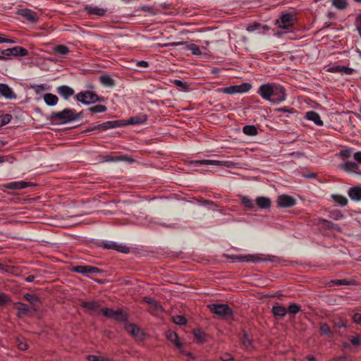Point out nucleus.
<instances>
[{
    "mask_svg": "<svg viewBox=\"0 0 361 361\" xmlns=\"http://www.w3.org/2000/svg\"><path fill=\"white\" fill-rule=\"evenodd\" d=\"M75 99L77 101L85 105L105 101L104 97H99L96 93L90 91L80 92L76 94Z\"/></svg>",
    "mask_w": 361,
    "mask_h": 361,
    "instance_id": "nucleus-3",
    "label": "nucleus"
},
{
    "mask_svg": "<svg viewBox=\"0 0 361 361\" xmlns=\"http://www.w3.org/2000/svg\"><path fill=\"white\" fill-rule=\"evenodd\" d=\"M259 26V24H255V25H249L247 27V30L249 32H252V31H254V30H257Z\"/></svg>",
    "mask_w": 361,
    "mask_h": 361,
    "instance_id": "nucleus-62",
    "label": "nucleus"
},
{
    "mask_svg": "<svg viewBox=\"0 0 361 361\" xmlns=\"http://www.w3.org/2000/svg\"><path fill=\"white\" fill-rule=\"evenodd\" d=\"M332 4L334 6L340 10H343L347 6L346 0H333Z\"/></svg>",
    "mask_w": 361,
    "mask_h": 361,
    "instance_id": "nucleus-44",
    "label": "nucleus"
},
{
    "mask_svg": "<svg viewBox=\"0 0 361 361\" xmlns=\"http://www.w3.org/2000/svg\"><path fill=\"white\" fill-rule=\"evenodd\" d=\"M208 307L219 317L226 318L233 314L232 309L226 304L214 303L209 305Z\"/></svg>",
    "mask_w": 361,
    "mask_h": 361,
    "instance_id": "nucleus-5",
    "label": "nucleus"
},
{
    "mask_svg": "<svg viewBox=\"0 0 361 361\" xmlns=\"http://www.w3.org/2000/svg\"><path fill=\"white\" fill-rule=\"evenodd\" d=\"M11 48L1 51V54L2 60L7 59L10 56H12V52H11Z\"/></svg>",
    "mask_w": 361,
    "mask_h": 361,
    "instance_id": "nucleus-50",
    "label": "nucleus"
},
{
    "mask_svg": "<svg viewBox=\"0 0 361 361\" xmlns=\"http://www.w3.org/2000/svg\"><path fill=\"white\" fill-rule=\"evenodd\" d=\"M193 164L195 166L214 165V166H225V167H228V168H237L238 167V163H235L231 160L218 161V160H211V159H202V160L194 161Z\"/></svg>",
    "mask_w": 361,
    "mask_h": 361,
    "instance_id": "nucleus-6",
    "label": "nucleus"
},
{
    "mask_svg": "<svg viewBox=\"0 0 361 361\" xmlns=\"http://www.w3.org/2000/svg\"><path fill=\"white\" fill-rule=\"evenodd\" d=\"M147 119V116L146 114H140L139 115L134 116L130 117L128 120V124L129 125H138L144 123Z\"/></svg>",
    "mask_w": 361,
    "mask_h": 361,
    "instance_id": "nucleus-23",
    "label": "nucleus"
},
{
    "mask_svg": "<svg viewBox=\"0 0 361 361\" xmlns=\"http://www.w3.org/2000/svg\"><path fill=\"white\" fill-rule=\"evenodd\" d=\"M295 22L294 16L290 13H283L281 17L276 20L275 25L281 29L285 30V32L290 31L291 27Z\"/></svg>",
    "mask_w": 361,
    "mask_h": 361,
    "instance_id": "nucleus-4",
    "label": "nucleus"
},
{
    "mask_svg": "<svg viewBox=\"0 0 361 361\" xmlns=\"http://www.w3.org/2000/svg\"><path fill=\"white\" fill-rule=\"evenodd\" d=\"M126 160V158L124 156H118V157H108L105 161H125Z\"/></svg>",
    "mask_w": 361,
    "mask_h": 361,
    "instance_id": "nucleus-49",
    "label": "nucleus"
},
{
    "mask_svg": "<svg viewBox=\"0 0 361 361\" xmlns=\"http://www.w3.org/2000/svg\"><path fill=\"white\" fill-rule=\"evenodd\" d=\"M320 331L322 334L332 336V332L326 323L320 324Z\"/></svg>",
    "mask_w": 361,
    "mask_h": 361,
    "instance_id": "nucleus-45",
    "label": "nucleus"
},
{
    "mask_svg": "<svg viewBox=\"0 0 361 361\" xmlns=\"http://www.w3.org/2000/svg\"><path fill=\"white\" fill-rule=\"evenodd\" d=\"M318 224L321 225L322 227L328 229H333L335 231H340V227L338 224H334L331 221H329L326 219H319Z\"/></svg>",
    "mask_w": 361,
    "mask_h": 361,
    "instance_id": "nucleus-26",
    "label": "nucleus"
},
{
    "mask_svg": "<svg viewBox=\"0 0 361 361\" xmlns=\"http://www.w3.org/2000/svg\"><path fill=\"white\" fill-rule=\"evenodd\" d=\"M351 154H352V152L349 149L342 150L340 152V155L344 158H349L351 156Z\"/></svg>",
    "mask_w": 361,
    "mask_h": 361,
    "instance_id": "nucleus-54",
    "label": "nucleus"
},
{
    "mask_svg": "<svg viewBox=\"0 0 361 361\" xmlns=\"http://www.w3.org/2000/svg\"><path fill=\"white\" fill-rule=\"evenodd\" d=\"M221 360L222 361H231L233 360V357L231 356V355L225 353L221 357Z\"/></svg>",
    "mask_w": 361,
    "mask_h": 361,
    "instance_id": "nucleus-56",
    "label": "nucleus"
},
{
    "mask_svg": "<svg viewBox=\"0 0 361 361\" xmlns=\"http://www.w3.org/2000/svg\"><path fill=\"white\" fill-rule=\"evenodd\" d=\"M84 9L89 15L97 16H104L106 12V9L92 5H85Z\"/></svg>",
    "mask_w": 361,
    "mask_h": 361,
    "instance_id": "nucleus-16",
    "label": "nucleus"
},
{
    "mask_svg": "<svg viewBox=\"0 0 361 361\" xmlns=\"http://www.w3.org/2000/svg\"><path fill=\"white\" fill-rule=\"evenodd\" d=\"M329 71L334 73H341L342 74L351 75L354 69L343 66H334L329 68Z\"/></svg>",
    "mask_w": 361,
    "mask_h": 361,
    "instance_id": "nucleus-25",
    "label": "nucleus"
},
{
    "mask_svg": "<svg viewBox=\"0 0 361 361\" xmlns=\"http://www.w3.org/2000/svg\"><path fill=\"white\" fill-rule=\"evenodd\" d=\"M167 338L172 343H173L176 347L180 348L181 343L178 340V337L176 333L173 331H169L167 333Z\"/></svg>",
    "mask_w": 361,
    "mask_h": 361,
    "instance_id": "nucleus-33",
    "label": "nucleus"
},
{
    "mask_svg": "<svg viewBox=\"0 0 361 361\" xmlns=\"http://www.w3.org/2000/svg\"><path fill=\"white\" fill-rule=\"evenodd\" d=\"M272 313L276 316L284 317L287 314V309L281 305H274L272 307Z\"/></svg>",
    "mask_w": 361,
    "mask_h": 361,
    "instance_id": "nucleus-29",
    "label": "nucleus"
},
{
    "mask_svg": "<svg viewBox=\"0 0 361 361\" xmlns=\"http://www.w3.org/2000/svg\"><path fill=\"white\" fill-rule=\"evenodd\" d=\"M243 132L247 135L254 136L257 134V129L255 126L247 125L243 128Z\"/></svg>",
    "mask_w": 361,
    "mask_h": 361,
    "instance_id": "nucleus-34",
    "label": "nucleus"
},
{
    "mask_svg": "<svg viewBox=\"0 0 361 361\" xmlns=\"http://www.w3.org/2000/svg\"><path fill=\"white\" fill-rule=\"evenodd\" d=\"M102 312L105 317L116 321L123 322L127 320L126 314L121 310H114L110 308H105L102 309Z\"/></svg>",
    "mask_w": 361,
    "mask_h": 361,
    "instance_id": "nucleus-8",
    "label": "nucleus"
},
{
    "mask_svg": "<svg viewBox=\"0 0 361 361\" xmlns=\"http://www.w3.org/2000/svg\"><path fill=\"white\" fill-rule=\"evenodd\" d=\"M342 280V286H348V285H352V284H354V281H352V280H348V279H341Z\"/></svg>",
    "mask_w": 361,
    "mask_h": 361,
    "instance_id": "nucleus-63",
    "label": "nucleus"
},
{
    "mask_svg": "<svg viewBox=\"0 0 361 361\" xmlns=\"http://www.w3.org/2000/svg\"><path fill=\"white\" fill-rule=\"evenodd\" d=\"M353 157L355 161L361 164V152H357L354 154Z\"/></svg>",
    "mask_w": 361,
    "mask_h": 361,
    "instance_id": "nucleus-61",
    "label": "nucleus"
},
{
    "mask_svg": "<svg viewBox=\"0 0 361 361\" xmlns=\"http://www.w3.org/2000/svg\"><path fill=\"white\" fill-rule=\"evenodd\" d=\"M11 49V52H12V56H25L28 54L27 50L22 47L17 46V47H12Z\"/></svg>",
    "mask_w": 361,
    "mask_h": 361,
    "instance_id": "nucleus-30",
    "label": "nucleus"
},
{
    "mask_svg": "<svg viewBox=\"0 0 361 361\" xmlns=\"http://www.w3.org/2000/svg\"><path fill=\"white\" fill-rule=\"evenodd\" d=\"M73 271L76 273L82 274L83 275H86L87 274H96L100 273L101 271L94 267L92 266H76L73 268Z\"/></svg>",
    "mask_w": 361,
    "mask_h": 361,
    "instance_id": "nucleus-14",
    "label": "nucleus"
},
{
    "mask_svg": "<svg viewBox=\"0 0 361 361\" xmlns=\"http://www.w3.org/2000/svg\"><path fill=\"white\" fill-rule=\"evenodd\" d=\"M305 118L311 121H313L317 126H323V121H322L320 116L318 113L310 111L306 113Z\"/></svg>",
    "mask_w": 361,
    "mask_h": 361,
    "instance_id": "nucleus-22",
    "label": "nucleus"
},
{
    "mask_svg": "<svg viewBox=\"0 0 361 361\" xmlns=\"http://www.w3.org/2000/svg\"><path fill=\"white\" fill-rule=\"evenodd\" d=\"M13 305L18 310L17 313L18 317H23L31 310V308L27 305L20 302H15Z\"/></svg>",
    "mask_w": 361,
    "mask_h": 361,
    "instance_id": "nucleus-18",
    "label": "nucleus"
},
{
    "mask_svg": "<svg viewBox=\"0 0 361 361\" xmlns=\"http://www.w3.org/2000/svg\"><path fill=\"white\" fill-rule=\"evenodd\" d=\"M334 324L337 328H345L346 327V323L345 321H343L341 319H339L338 320H334L333 321Z\"/></svg>",
    "mask_w": 361,
    "mask_h": 361,
    "instance_id": "nucleus-51",
    "label": "nucleus"
},
{
    "mask_svg": "<svg viewBox=\"0 0 361 361\" xmlns=\"http://www.w3.org/2000/svg\"><path fill=\"white\" fill-rule=\"evenodd\" d=\"M355 24L357 30H361V14L356 18Z\"/></svg>",
    "mask_w": 361,
    "mask_h": 361,
    "instance_id": "nucleus-58",
    "label": "nucleus"
},
{
    "mask_svg": "<svg viewBox=\"0 0 361 361\" xmlns=\"http://www.w3.org/2000/svg\"><path fill=\"white\" fill-rule=\"evenodd\" d=\"M126 330L134 336H138L140 329L134 324H128L126 326Z\"/></svg>",
    "mask_w": 361,
    "mask_h": 361,
    "instance_id": "nucleus-32",
    "label": "nucleus"
},
{
    "mask_svg": "<svg viewBox=\"0 0 361 361\" xmlns=\"http://www.w3.org/2000/svg\"><path fill=\"white\" fill-rule=\"evenodd\" d=\"M107 109L106 106L102 104H97L89 108V111L92 113H102L106 111Z\"/></svg>",
    "mask_w": 361,
    "mask_h": 361,
    "instance_id": "nucleus-40",
    "label": "nucleus"
},
{
    "mask_svg": "<svg viewBox=\"0 0 361 361\" xmlns=\"http://www.w3.org/2000/svg\"><path fill=\"white\" fill-rule=\"evenodd\" d=\"M257 93L264 99L279 104L286 99L285 88L279 84L267 83L259 86Z\"/></svg>",
    "mask_w": 361,
    "mask_h": 361,
    "instance_id": "nucleus-1",
    "label": "nucleus"
},
{
    "mask_svg": "<svg viewBox=\"0 0 361 361\" xmlns=\"http://www.w3.org/2000/svg\"><path fill=\"white\" fill-rule=\"evenodd\" d=\"M350 341L353 345L361 344V338L359 336L351 338Z\"/></svg>",
    "mask_w": 361,
    "mask_h": 361,
    "instance_id": "nucleus-52",
    "label": "nucleus"
},
{
    "mask_svg": "<svg viewBox=\"0 0 361 361\" xmlns=\"http://www.w3.org/2000/svg\"><path fill=\"white\" fill-rule=\"evenodd\" d=\"M240 202L245 207H247L250 209H252L255 208V202L253 200L250 199L248 197L243 196L240 197Z\"/></svg>",
    "mask_w": 361,
    "mask_h": 361,
    "instance_id": "nucleus-36",
    "label": "nucleus"
},
{
    "mask_svg": "<svg viewBox=\"0 0 361 361\" xmlns=\"http://www.w3.org/2000/svg\"><path fill=\"white\" fill-rule=\"evenodd\" d=\"M332 198L334 200V202H337L341 206H345L348 204V199L343 195H332Z\"/></svg>",
    "mask_w": 361,
    "mask_h": 361,
    "instance_id": "nucleus-37",
    "label": "nucleus"
},
{
    "mask_svg": "<svg viewBox=\"0 0 361 361\" xmlns=\"http://www.w3.org/2000/svg\"><path fill=\"white\" fill-rule=\"evenodd\" d=\"M335 361H351V360L348 357L343 356V357H340L336 358Z\"/></svg>",
    "mask_w": 361,
    "mask_h": 361,
    "instance_id": "nucleus-64",
    "label": "nucleus"
},
{
    "mask_svg": "<svg viewBox=\"0 0 361 361\" xmlns=\"http://www.w3.org/2000/svg\"><path fill=\"white\" fill-rule=\"evenodd\" d=\"M99 81L106 87H113L115 85L114 80L108 75H103L99 77Z\"/></svg>",
    "mask_w": 361,
    "mask_h": 361,
    "instance_id": "nucleus-31",
    "label": "nucleus"
},
{
    "mask_svg": "<svg viewBox=\"0 0 361 361\" xmlns=\"http://www.w3.org/2000/svg\"><path fill=\"white\" fill-rule=\"evenodd\" d=\"M353 320L356 324H360L361 323V314L359 313H355L353 316Z\"/></svg>",
    "mask_w": 361,
    "mask_h": 361,
    "instance_id": "nucleus-55",
    "label": "nucleus"
},
{
    "mask_svg": "<svg viewBox=\"0 0 361 361\" xmlns=\"http://www.w3.org/2000/svg\"><path fill=\"white\" fill-rule=\"evenodd\" d=\"M187 49L190 50L192 53V54L195 56H200L202 54V51L200 47L195 44H188Z\"/></svg>",
    "mask_w": 361,
    "mask_h": 361,
    "instance_id": "nucleus-41",
    "label": "nucleus"
},
{
    "mask_svg": "<svg viewBox=\"0 0 361 361\" xmlns=\"http://www.w3.org/2000/svg\"><path fill=\"white\" fill-rule=\"evenodd\" d=\"M44 101L48 106H53L57 104L59 98L54 94L47 93L44 95Z\"/></svg>",
    "mask_w": 361,
    "mask_h": 361,
    "instance_id": "nucleus-27",
    "label": "nucleus"
},
{
    "mask_svg": "<svg viewBox=\"0 0 361 361\" xmlns=\"http://www.w3.org/2000/svg\"><path fill=\"white\" fill-rule=\"evenodd\" d=\"M18 347L21 350H25L27 349L28 345H27V343H25L24 342L19 341L18 343Z\"/></svg>",
    "mask_w": 361,
    "mask_h": 361,
    "instance_id": "nucleus-59",
    "label": "nucleus"
},
{
    "mask_svg": "<svg viewBox=\"0 0 361 361\" xmlns=\"http://www.w3.org/2000/svg\"><path fill=\"white\" fill-rule=\"evenodd\" d=\"M349 197L353 201L361 200V188L358 186L352 187L348 192Z\"/></svg>",
    "mask_w": 361,
    "mask_h": 361,
    "instance_id": "nucleus-21",
    "label": "nucleus"
},
{
    "mask_svg": "<svg viewBox=\"0 0 361 361\" xmlns=\"http://www.w3.org/2000/svg\"><path fill=\"white\" fill-rule=\"evenodd\" d=\"M241 342L245 350L252 351L254 349L252 340L247 333L243 334Z\"/></svg>",
    "mask_w": 361,
    "mask_h": 361,
    "instance_id": "nucleus-24",
    "label": "nucleus"
},
{
    "mask_svg": "<svg viewBox=\"0 0 361 361\" xmlns=\"http://www.w3.org/2000/svg\"><path fill=\"white\" fill-rule=\"evenodd\" d=\"M87 359L90 361H109V359H107L103 356H97V355H88Z\"/></svg>",
    "mask_w": 361,
    "mask_h": 361,
    "instance_id": "nucleus-48",
    "label": "nucleus"
},
{
    "mask_svg": "<svg viewBox=\"0 0 361 361\" xmlns=\"http://www.w3.org/2000/svg\"><path fill=\"white\" fill-rule=\"evenodd\" d=\"M53 52L60 55H66L70 52V50L66 46L60 44L53 48Z\"/></svg>",
    "mask_w": 361,
    "mask_h": 361,
    "instance_id": "nucleus-35",
    "label": "nucleus"
},
{
    "mask_svg": "<svg viewBox=\"0 0 361 361\" xmlns=\"http://www.w3.org/2000/svg\"><path fill=\"white\" fill-rule=\"evenodd\" d=\"M173 321L175 324L179 325H183L186 324V319L182 315L173 316Z\"/></svg>",
    "mask_w": 361,
    "mask_h": 361,
    "instance_id": "nucleus-47",
    "label": "nucleus"
},
{
    "mask_svg": "<svg viewBox=\"0 0 361 361\" xmlns=\"http://www.w3.org/2000/svg\"><path fill=\"white\" fill-rule=\"evenodd\" d=\"M16 13L22 16L25 20L31 23H35L38 21V17L36 12L29 8L18 9Z\"/></svg>",
    "mask_w": 361,
    "mask_h": 361,
    "instance_id": "nucleus-10",
    "label": "nucleus"
},
{
    "mask_svg": "<svg viewBox=\"0 0 361 361\" xmlns=\"http://www.w3.org/2000/svg\"><path fill=\"white\" fill-rule=\"evenodd\" d=\"M251 88V85L248 83H243L240 85H233L227 87L221 88L219 90V92L233 94L235 93H244L248 92Z\"/></svg>",
    "mask_w": 361,
    "mask_h": 361,
    "instance_id": "nucleus-7",
    "label": "nucleus"
},
{
    "mask_svg": "<svg viewBox=\"0 0 361 361\" xmlns=\"http://www.w3.org/2000/svg\"><path fill=\"white\" fill-rule=\"evenodd\" d=\"M278 205L281 207H290L295 204V200L289 195H281L277 198Z\"/></svg>",
    "mask_w": 361,
    "mask_h": 361,
    "instance_id": "nucleus-12",
    "label": "nucleus"
},
{
    "mask_svg": "<svg viewBox=\"0 0 361 361\" xmlns=\"http://www.w3.org/2000/svg\"><path fill=\"white\" fill-rule=\"evenodd\" d=\"M173 84L176 86L182 87V88H185L187 86L185 83H184L183 81L180 80H175L173 81Z\"/></svg>",
    "mask_w": 361,
    "mask_h": 361,
    "instance_id": "nucleus-57",
    "label": "nucleus"
},
{
    "mask_svg": "<svg viewBox=\"0 0 361 361\" xmlns=\"http://www.w3.org/2000/svg\"><path fill=\"white\" fill-rule=\"evenodd\" d=\"M80 305L82 307L97 314L101 313L102 310L99 302L95 300L80 301Z\"/></svg>",
    "mask_w": 361,
    "mask_h": 361,
    "instance_id": "nucleus-11",
    "label": "nucleus"
},
{
    "mask_svg": "<svg viewBox=\"0 0 361 361\" xmlns=\"http://www.w3.org/2000/svg\"><path fill=\"white\" fill-rule=\"evenodd\" d=\"M0 95L7 99H16L17 98V95L12 88L5 83L0 84Z\"/></svg>",
    "mask_w": 361,
    "mask_h": 361,
    "instance_id": "nucleus-13",
    "label": "nucleus"
},
{
    "mask_svg": "<svg viewBox=\"0 0 361 361\" xmlns=\"http://www.w3.org/2000/svg\"><path fill=\"white\" fill-rule=\"evenodd\" d=\"M47 90V85L45 84H41V85H39L36 86V87H35V92L37 94H39L41 92L45 91Z\"/></svg>",
    "mask_w": 361,
    "mask_h": 361,
    "instance_id": "nucleus-53",
    "label": "nucleus"
},
{
    "mask_svg": "<svg viewBox=\"0 0 361 361\" xmlns=\"http://www.w3.org/2000/svg\"><path fill=\"white\" fill-rule=\"evenodd\" d=\"M56 92L65 99H68L69 97L73 95L75 92L73 88L67 85H61L58 87Z\"/></svg>",
    "mask_w": 361,
    "mask_h": 361,
    "instance_id": "nucleus-17",
    "label": "nucleus"
},
{
    "mask_svg": "<svg viewBox=\"0 0 361 361\" xmlns=\"http://www.w3.org/2000/svg\"><path fill=\"white\" fill-rule=\"evenodd\" d=\"M137 66L142 67V68H147L149 66V63L147 61H139L136 63Z\"/></svg>",
    "mask_w": 361,
    "mask_h": 361,
    "instance_id": "nucleus-60",
    "label": "nucleus"
},
{
    "mask_svg": "<svg viewBox=\"0 0 361 361\" xmlns=\"http://www.w3.org/2000/svg\"><path fill=\"white\" fill-rule=\"evenodd\" d=\"M233 259L243 262H257L264 260L258 255H235Z\"/></svg>",
    "mask_w": 361,
    "mask_h": 361,
    "instance_id": "nucleus-15",
    "label": "nucleus"
},
{
    "mask_svg": "<svg viewBox=\"0 0 361 361\" xmlns=\"http://www.w3.org/2000/svg\"><path fill=\"white\" fill-rule=\"evenodd\" d=\"M23 297L25 300L29 301L32 305H35L38 302H39V298L35 295L25 293Z\"/></svg>",
    "mask_w": 361,
    "mask_h": 361,
    "instance_id": "nucleus-39",
    "label": "nucleus"
},
{
    "mask_svg": "<svg viewBox=\"0 0 361 361\" xmlns=\"http://www.w3.org/2000/svg\"><path fill=\"white\" fill-rule=\"evenodd\" d=\"M101 244L105 249H111L126 254L130 252V248L126 245L118 244L113 241L105 240L102 242Z\"/></svg>",
    "mask_w": 361,
    "mask_h": 361,
    "instance_id": "nucleus-9",
    "label": "nucleus"
},
{
    "mask_svg": "<svg viewBox=\"0 0 361 361\" xmlns=\"http://www.w3.org/2000/svg\"><path fill=\"white\" fill-rule=\"evenodd\" d=\"M121 126V123H120L119 121H111L97 125L96 128H98V130H106L108 129L116 128L118 127H120Z\"/></svg>",
    "mask_w": 361,
    "mask_h": 361,
    "instance_id": "nucleus-19",
    "label": "nucleus"
},
{
    "mask_svg": "<svg viewBox=\"0 0 361 361\" xmlns=\"http://www.w3.org/2000/svg\"><path fill=\"white\" fill-rule=\"evenodd\" d=\"M341 168L345 171H350L353 169H357L358 165L357 163L353 161H346L341 165Z\"/></svg>",
    "mask_w": 361,
    "mask_h": 361,
    "instance_id": "nucleus-38",
    "label": "nucleus"
},
{
    "mask_svg": "<svg viewBox=\"0 0 361 361\" xmlns=\"http://www.w3.org/2000/svg\"><path fill=\"white\" fill-rule=\"evenodd\" d=\"M11 302V298L8 294L0 292V307L4 306Z\"/></svg>",
    "mask_w": 361,
    "mask_h": 361,
    "instance_id": "nucleus-43",
    "label": "nucleus"
},
{
    "mask_svg": "<svg viewBox=\"0 0 361 361\" xmlns=\"http://www.w3.org/2000/svg\"><path fill=\"white\" fill-rule=\"evenodd\" d=\"M256 204L261 209H268L271 205V200L268 197H259L256 198Z\"/></svg>",
    "mask_w": 361,
    "mask_h": 361,
    "instance_id": "nucleus-28",
    "label": "nucleus"
},
{
    "mask_svg": "<svg viewBox=\"0 0 361 361\" xmlns=\"http://www.w3.org/2000/svg\"><path fill=\"white\" fill-rule=\"evenodd\" d=\"M49 119L52 121L60 123H67L78 119V115L75 114L74 111L70 109H65L59 112H52L49 116Z\"/></svg>",
    "mask_w": 361,
    "mask_h": 361,
    "instance_id": "nucleus-2",
    "label": "nucleus"
},
{
    "mask_svg": "<svg viewBox=\"0 0 361 361\" xmlns=\"http://www.w3.org/2000/svg\"><path fill=\"white\" fill-rule=\"evenodd\" d=\"M12 119L11 114H6L0 116V127L4 126L9 123Z\"/></svg>",
    "mask_w": 361,
    "mask_h": 361,
    "instance_id": "nucleus-42",
    "label": "nucleus"
},
{
    "mask_svg": "<svg viewBox=\"0 0 361 361\" xmlns=\"http://www.w3.org/2000/svg\"><path fill=\"white\" fill-rule=\"evenodd\" d=\"M30 185L29 183L25 181H13L8 183L4 185L7 189L10 190H20L25 188Z\"/></svg>",
    "mask_w": 361,
    "mask_h": 361,
    "instance_id": "nucleus-20",
    "label": "nucleus"
},
{
    "mask_svg": "<svg viewBox=\"0 0 361 361\" xmlns=\"http://www.w3.org/2000/svg\"><path fill=\"white\" fill-rule=\"evenodd\" d=\"M301 310V307L295 303H292L288 306V310L290 313L295 314Z\"/></svg>",
    "mask_w": 361,
    "mask_h": 361,
    "instance_id": "nucleus-46",
    "label": "nucleus"
}]
</instances>
